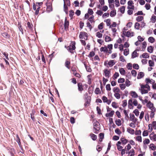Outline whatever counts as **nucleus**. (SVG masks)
Listing matches in <instances>:
<instances>
[{
    "instance_id": "obj_1",
    "label": "nucleus",
    "mask_w": 156,
    "mask_h": 156,
    "mask_svg": "<svg viewBox=\"0 0 156 156\" xmlns=\"http://www.w3.org/2000/svg\"><path fill=\"white\" fill-rule=\"evenodd\" d=\"M75 41H71L70 45L66 47V46H65V48H66L68 50L70 53H73V51L75 49L76 47L75 46Z\"/></svg>"
},
{
    "instance_id": "obj_2",
    "label": "nucleus",
    "mask_w": 156,
    "mask_h": 156,
    "mask_svg": "<svg viewBox=\"0 0 156 156\" xmlns=\"http://www.w3.org/2000/svg\"><path fill=\"white\" fill-rule=\"evenodd\" d=\"M149 90L150 87L147 84L141 85L140 90L142 94L147 93Z\"/></svg>"
},
{
    "instance_id": "obj_3",
    "label": "nucleus",
    "mask_w": 156,
    "mask_h": 156,
    "mask_svg": "<svg viewBox=\"0 0 156 156\" xmlns=\"http://www.w3.org/2000/svg\"><path fill=\"white\" fill-rule=\"evenodd\" d=\"M94 127L93 129H94L95 131L94 132L95 133H98V132L97 131H99L100 129V126L99 123L97 121H96L93 124Z\"/></svg>"
},
{
    "instance_id": "obj_4",
    "label": "nucleus",
    "mask_w": 156,
    "mask_h": 156,
    "mask_svg": "<svg viewBox=\"0 0 156 156\" xmlns=\"http://www.w3.org/2000/svg\"><path fill=\"white\" fill-rule=\"evenodd\" d=\"M139 98L144 104H147V107H153V104L150 101H149L147 102L148 101L147 100L143 101L140 96H139Z\"/></svg>"
},
{
    "instance_id": "obj_5",
    "label": "nucleus",
    "mask_w": 156,
    "mask_h": 156,
    "mask_svg": "<svg viewBox=\"0 0 156 156\" xmlns=\"http://www.w3.org/2000/svg\"><path fill=\"white\" fill-rule=\"evenodd\" d=\"M107 62L108 61H105V62L104 65L108 67V66L107 65H108L109 67H112L116 63V62L114 60H110L108 62V63H107Z\"/></svg>"
},
{
    "instance_id": "obj_6",
    "label": "nucleus",
    "mask_w": 156,
    "mask_h": 156,
    "mask_svg": "<svg viewBox=\"0 0 156 156\" xmlns=\"http://www.w3.org/2000/svg\"><path fill=\"white\" fill-rule=\"evenodd\" d=\"M133 105L135 106H136V100H133L132 99H130L128 101V106H132L133 107Z\"/></svg>"
},
{
    "instance_id": "obj_7",
    "label": "nucleus",
    "mask_w": 156,
    "mask_h": 156,
    "mask_svg": "<svg viewBox=\"0 0 156 156\" xmlns=\"http://www.w3.org/2000/svg\"><path fill=\"white\" fill-rule=\"evenodd\" d=\"M87 34L85 32H80V34L79 37L80 39L84 38L85 40L87 39Z\"/></svg>"
},
{
    "instance_id": "obj_8",
    "label": "nucleus",
    "mask_w": 156,
    "mask_h": 156,
    "mask_svg": "<svg viewBox=\"0 0 156 156\" xmlns=\"http://www.w3.org/2000/svg\"><path fill=\"white\" fill-rule=\"evenodd\" d=\"M133 3L132 1H129L128 2V6L127 7V9H133L134 7V6L133 5Z\"/></svg>"
},
{
    "instance_id": "obj_9",
    "label": "nucleus",
    "mask_w": 156,
    "mask_h": 156,
    "mask_svg": "<svg viewBox=\"0 0 156 156\" xmlns=\"http://www.w3.org/2000/svg\"><path fill=\"white\" fill-rule=\"evenodd\" d=\"M149 137L151 140L154 141H156V134L151 133L149 135Z\"/></svg>"
},
{
    "instance_id": "obj_10",
    "label": "nucleus",
    "mask_w": 156,
    "mask_h": 156,
    "mask_svg": "<svg viewBox=\"0 0 156 156\" xmlns=\"http://www.w3.org/2000/svg\"><path fill=\"white\" fill-rule=\"evenodd\" d=\"M69 25V22L67 20V17H65L64 23L65 29L66 30L68 29Z\"/></svg>"
},
{
    "instance_id": "obj_11",
    "label": "nucleus",
    "mask_w": 156,
    "mask_h": 156,
    "mask_svg": "<svg viewBox=\"0 0 156 156\" xmlns=\"http://www.w3.org/2000/svg\"><path fill=\"white\" fill-rule=\"evenodd\" d=\"M127 131L129 133L133 134L135 133V135H136V130H135V133L134 130L130 127H128L127 129Z\"/></svg>"
},
{
    "instance_id": "obj_12",
    "label": "nucleus",
    "mask_w": 156,
    "mask_h": 156,
    "mask_svg": "<svg viewBox=\"0 0 156 156\" xmlns=\"http://www.w3.org/2000/svg\"><path fill=\"white\" fill-rule=\"evenodd\" d=\"M105 76L107 78H109L110 76L109 74L110 73V70H108L107 69H105L104 70Z\"/></svg>"
},
{
    "instance_id": "obj_13",
    "label": "nucleus",
    "mask_w": 156,
    "mask_h": 156,
    "mask_svg": "<svg viewBox=\"0 0 156 156\" xmlns=\"http://www.w3.org/2000/svg\"><path fill=\"white\" fill-rule=\"evenodd\" d=\"M16 141L18 143V144L20 147V148H22V147L21 145V142H20V139L18 135V134L16 135Z\"/></svg>"
},
{
    "instance_id": "obj_14",
    "label": "nucleus",
    "mask_w": 156,
    "mask_h": 156,
    "mask_svg": "<svg viewBox=\"0 0 156 156\" xmlns=\"http://www.w3.org/2000/svg\"><path fill=\"white\" fill-rule=\"evenodd\" d=\"M149 57V54L147 53H143L141 55H140V58H147Z\"/></svg>"
},
{
    "instance_id": "obj_15",
    "label": "nucleus",
    "mask_w": 156,
    "mask_h": 156,
    "mask_svg": "<svg viewBox=\"0 0 156 156\" xmlns=\"http://www.w3.org/2000/svg\"><path fill=\"white\" fill-rule=\"evenodd\" d=\"M100 50L101 52L107 53L108 51V49L107 47L106 46H105L103 47H101L100 49Z\"/></svg>"
},
{
    "instance_id": "obj_16",
    "label": "nucleus",
    "mask_w": 156,
    "mask_h": 156,
    "mask_svg": "<svg viewBox=\"0 0 156 156\" xmlns=\"http://www.w3.org/2000/svg\"><path fill=\"white\" fill-rule=\"evenodd\" d=\"M102 100L104 102H106L108 104H109L110 103V101L108 100L107 98L105 96L102 97Z\"/></svg>"
},
{
    "instance_id": "obj_17",
    "label": "nucleus",
    "mask_w": 156,
    "mask_h": 156,
    "mask_svg": "<svg viewBox=\"0 0 156 156\" xmlns=\"http://www.w3.org/2000/svg\"><path fill=\"white\" fill-rule=\"evenodd\" d=\"M120 140L122 144H125L128 142V140H126L124 138H121Z\"/></svg>"
},
{
    "instance_id": "obj_18",
    "label": "nucleus",
    "mask_w": 156,
    "mask_h": 156,
    "mask_svg": "<svg viewBox=\"0 0 156 156\" xmlns=\"http://www.w3.org/2000/svg\"><path fill=\"white\" fill-rule=\"evenodd\" d=\"M114 113V111H112L111 112L108 113H107L105 114V116L106 117H112Z\"/></svg>"
},
{
    "instance_id": "obj_19",
    "label": "nucleus",
    "mask_w": 156,
    "mask_h": 156,
    "mask_svg": "<svg viewBox=\"0 0 156 156\" xmlns=\"http://www.w3.org/2000/svg\"><path fill=\"white\" fill-rule=\"evenodd\" d=\"M144 73L142 72H140L138 74L137 78L138 79L143 78L144 76Z\"/></svg>"
},
{
    "instance_id": "obj_20",
    "label": "nucleus",
    "mask_w": 156,
    "mask_h": 156,
    "mask_svg": "<svg viewBox=\"0 0 156 156\" xmlns=\"http://www.w3.org/2000/svg\"><path fill=\"white\" fill-rule=\"evenodd\" d=\"M91 138L93 140H95L97 139V136L92 133H91L90 134Z\"/></svg>"
},
{
    "instance_id": "obj_21",
    "label": "nucleus",
    "mask_w": 156,
    "mask_h": 156,
    "mask_svg": "<svg viewBox=\"0 0 156 156\" xmlns=\"http://www.w3.org/2000/svg\"><path fill=\"white\" fill-rule=\"evenodd\" d=\"M149 147L153 151H154L156 149V147L153 144H150L149 146Z\"/></svg>"
},
{
    "instance_id": "obj_22",
    "label": "nucleus",
    "mask_w": 156,
    "mask_h": 156,
    "mask_svg": "<svg viewBox=\"0 0 156 156\" xmlns=\"http://www.w3.org/2000/svg\"><path fill=\"white\" fill-rule=\"evenodd\" d=\"M113 90L114 93H120V90L119 89L118 87H115L113 89Z\"/></svg>"
},
{
    "instance_id": "obj_23",
    "label": "nucleus",
    "mask_w": 156,
    "mask_h": 156,
    "mask_svg": "<svg viewBox=\"0 0 156 156\" xmlns=\"http://www.w3.org/2000/svg\"><path fill=\"white\" fill-rule=\"evenodd\" d=\"M130 94L133 98H136V93L135 91H131L130 92Z\"/></svg>"
},
{
    "instance_id": "obj_24",
    "label": "nucleus",
    "mask_w": 156,
    "mask_h": 156,
    "mask_svg": "<svg viewBox=\"0 0 156 156\" xmlns=\"http://www.w3.org/2000/svg\"><path fill=\"white\" fill-rule=\"evenodd\" d=\"M78 89L79 90L82 91L83 90V86L82 85V83H80L78 84Z\"/></svg>"
},
{
    "instance_id": "obj_25",
    "label": "nucleus",
    "mask_w": 156,
    "mask_h": 156,
    "mask_svg": "<svg viewBox=\"0 0 156 156\" xmlns=\"http://www.w3.org/2000/svg\"><path fill=\"white\" fill-rule=\"evenodd\" d=\"M100 139L99 141L100 142L102 141V140L104 138V134L103 133H101L99 134Z\"/></svg>"
},
{
    "instance_id": "obj_26",
    "label": "nucleus",
    "mask_w": 156,
    "mask_h": 156,
    "mask_svg": "<svg viewBox=\"0 0 156 156\" xmlns=\"http://www.w3.org/2000/svg\"><path fill=\"white\" fill-rule=\"evenodd\" d=\"M9 152L10 153L11 156H14L15 153V150L14 148H11L10 149Z\"/></svg>"
},
{
    "instance_id": "obj_27",
    "label": "nucleus",
    "mask_w": 156,
    "mask_h": 156,
    "mask_svg": "<svg viewBox=\"0 0 156 156\" xmlns=\"http://www.w3.org/2000/svg\"><path fill=\"white\" fill-rule=\"evenodd\" d=\"M150 110H151V113L150 114V117L151 118H153L154 116V112L155 111L154 109L153 108V109H151Z\"/></svg>"
},
{
    "instance_id": "obj_28",
    "label": "nucleus",
    "mask_w": 156,
    "mask_h": 156,
    "mask_svg": "<svg viewBox=\"0 0 156 156\" xmlns=\"http://www.w3.org/2000/svg\"><path fill=\"white\" fill-rule=\"evenodd\" d=\"M136 119H135V120L134 121H133L132 122H131V123H130L129 126L131 127H132L133 128H135L136 127L135 125V123H136Z\"/></svg>"
},
{
    "instance_id": "obj_29",
    "label": "nucleus",
    "mask_w": 156,
    "mask_h": 156,
    "mask_svg": "<svg viewBox=\"0 0 156 156\" xmlns=\"http://www.w3.org/2000/svg\"><path fill=\"white\" fill-rule=\"evenodd\" d=\"M119 93H115L114 94V96L117 99H119L120 98V94Z\"/></svg>"
},
{
    "instance_id": "obj_30",
    "label": "nucleus",
    "mask_w": 156,
    "mask_h": 156,
    "mask_svg": "<svg viewBox=\"0 0 156 156\" xmlns=\"http://www.w3.org/2000/svg\"><path fill=\"white\" fill-rule=\"evenodd\" d=\"M153 51V48L152 46H150L148 47L147 51L149 52L150 53H152Z\"/></svg>"
},
{
    "instance_id": "obj_31",
    "label": "nucleus",
    "mask_w": 156,
    "mask_h": 156,
    "mask_svg": "<svg viewBox=\"0 0 156 156\" xmlns=\"http://www.w3.org/2000/svg\"><path fill=\"white\" fill-rule=\"evenodd\" d=\"M52 10V7L51 5H49L47 6L46 11L48 12H49Z\"/></svg>"
},
{
    "instance_id": "obj_32",
    "label": "nucleus",
    "mask_w": 156,
    "mask_h": 156,
    "mask_svg": "<svg viewBox=\"0 0 156 156\" xmlns=\"http://www.w3.org/2000/svg\"><path fill=\"white\" fill-rule=\"evenodd\" d=\"M133 32L130 33L129 31H128L126 32V36L128 37L133 36Z\"/></svg>"
},
{
    "instance_id": "obj_33",
    "label": "nucleus",
    "mask_w": 156,
    "mask_h": 156,
    "mask_svg": "<svg viewBox=\"0 0 156 156\" xmlns=\"http://www.w3.org/2000/svg\"><path fill=\"white\" fill-rule=\"evenodd\" d=\"M149 66L151 67H153L154 66V61L151 60H149L148 61Z\"/></svg>"
},
{
    "instance_id": "obj_34",
    "label": "nucleus",
    "mask_w": 156,
    "mask_h": 156,
    "mask_svg": "<svg viewBox=\"0 0 156 156\" xmlns=\"http://www.w3.org/2000/svg\"><path fill=\"white\" fill-rule=\"evenodd\" d=\"M136 57V50H135L132 54V58H133Z\"/></svg>"
},
{
    "instance_id": "obj_35",
    "label": "nucleus",
    "mask_w": 156,
    "mask_h": 156,
    "mask_svg": "<svg viewBox=\"0 0 156 156\" xmlns=\"http://www.w3.org/2000/svg\"><path fill=\"white\" fill-rule=\"evenodd\" d=\"M115 123L118 126H120L121 125V121L120 120V119H118L117 120H116L115 121Z\"/></svg>"
},
{
    "instance_id": "obj_36",
    "label": "nucleus",
    "mask_w": 156,
    "mask_h": 156,
    "mask_svg": "<svg viewBox=\"0 0 156 156\" xmlns=\"http://www.w3.org/2000/svg\"><path fill=\"white\" fill-rule=\"evenodd\" d=\"M124 55L125 56H127L129 54V49L128 48L125 49L124 50Z\"/></svg>"
},
{
    "instance_id": "obj_37",
    "label": "nucleus",
    "mask_w": 156,
    "mask_h": 156,
    "mask_svg": "<svg viewBox=\"0 0 156 156\" xmlns=\"http://www.w3.org/2000/svg\"><path fill=\"white\" fill-rule=\"evenodd\" d=\"M119 72L122 75H124L126 73V72L124 69L123 68H121L119 69Z\"/></svg>"
},
{
    "instance_id": "obj_38",
    "label": "nucleus",
    "mask_w": 156,
    "mask_h": 156,
    "mask_svg": "<svg viewBox=\"0 0 156 156\" xmlns=\"http://www.w3.org/2000/svg\"><path fill=\"white\" fill-rule=\"evenodd\" d=\"M106 23V25L107 26H110L111 25V20L110 19H108L104 21Z\"/></svg>"
},
{
    "instance_id": "obj_39",
    "label": "nucleus",
    "mask_w": 156,
    "mask_h": 156,
    "mask_svg": "<svg viewBox=\"0 0 156 156\" xmlns=\"http://www.w3.org/2000/svg\"><path fill=\"white\" fill-rule=\"evenodd\" d=\"M148 40L149 42L153 43L154 42L155 39L153 37H151L148 38Z\"/></svg>"
},
{
    "instance_id": "obj_40",
    "label": "nucleus",
    "mask_w": 156,
    "mask_h": 156,
    "mask_svg": "<svg viewBox=\"0 0 156 156\" xmlns=\"http://www.w3.org/2000/svg\"><path fill=\"white\" fill-rule=\"evenodd\" d=\"M126 67L128 69L131 70L132 68V64L130 63H128L126 65Z\"/></svg>"
},
{
    "instance_id": "obj_41",
    "label": "nucleus",
    "mask_w": 156,
    "mask_h": 156,
    "mask_svg": "<svg viewBox=\"0 0 156 156\" xmlns=\"http://www.w3.org/2000/svg\"><path fill=\"white\" fill-rule=\"evenodd\" d=\"M119 86L122 90H124L126 88L125 84L124 83L120 84L119 85Z\"/></svg>"
},
{
    "instance_id": "obj_42",
    "label": "nucleus",
    "mask_w": 156,
    "mask_h": 156,
    "mask_svg": "<svg viewBox=\"0 0 156 156\" xmlns=\"http://www.w3.org/2000/svg\"><path fill=\"white\" fill-rule=\"evenodd\" d=\"M151 20L153 23H155L156 20V16L153 15L151 18Z\"/></svg>"
},
{
    "instance_id": "obj_43",
    "label": "nucleus",
    "mask_w": 156,
    "mask_h": 156,
    "mask_svg": "<svg viewBox=\"0 0 156 156\" xmlns=\"http://www.w3.org/2000/svg\"><path fill=\"white\" fill-rule=\"evenodd\" d=\"M70 62L69 61L66 60L65 63V66L68 69H69V66L70 64Z\"/></svg>"
},
{
    "instance_id": "obj_44",
    "label": "nucleus",
    "mask_w": 156,
    "mask_h": 156,
    "mask_svg": "<svg viewBox=\"0 0 156 156\" xmlns=\"http://www.w3.org/2000/svg\"><path fill=\"white\" fill-rule=\"evenodd\" d=\"M151 125L153 129H156V121H153L152 123L151 124Z\"/></svg>"
},
{
    "instance_id": "obj_45",
    "label": "nucleus",
    "mask_w": 156,
    "mask_h": 156,
    "mask_svg": "<svg viewBox=\"0 0 156 156\" xmlns=\"http://www.w3.org/2000/svg\"><path fill=\"white\" fill-rule=\"evenodd\" d=\"M116 14V13L115 11L114 10H113L110 12V16L111 17H113Z\"/></svg>"
},
{
    "instance_id": "obj_46",
    "label": "nucleus",
    "mask_w": 156,
    "mask_h": 156,
    "mask_svg": "<svg viewBox=\"0 0 156 156\" xmlns=\"http://www.w3.org/2000/svg\"><path fill=\"white\" fill-rule=\"evenodd\" d=\"M150 142V140L148 139H146L143 141V143L144 144H149Z\"/></svg>"
},
{
    "instance_id": "obj_47",
    "label": "nucleus",
    "mask_w": 156,
    "mask_h": 156,
    "mask_svg": "<svg viewBox=\"0 0 156 156\" xmlns=\"http://www.w3.org/2000/svg\"><path fill=\"white\" fill-rule=\"evenodd\" d=\"M119 74L118 73L115 72L113 75V79L115 80L119 76Z\"/></svg>"
},
{
    "instance_id": "obj_48",
    "label": "nucleus",
    "mask_w": 156,
    "mask_h": 156,
    "mask_svg": "<svg viewBox=\"0 0 156 156\" xmlns=\"http://www.w3.org/2000/svg\"><path fill=\"white\" fill-rule=\"evenodd\" d=\"M95 93L96 94H98L101 93V91L99 88H97L95 90Z\"/></svg>"
},
{
    "instance_id": "obj_49",
    "label": "nucleus",
    "mask_w": 156,
    "mask_h": 156,
    "mask_svg": "<svg viewBox=\"0 0 156 156\" xmlns=\"http://www.w3.org/2000/svg\"><path fill=\"white\" fill-rule=\"evenodd\" d=\"M148 131L149 132H151L153 129V128L152 126V125H151V124H150L148 125Z\"/></svg>"
},
{
    "instance_id": "obj_50",
    "label": "nucleus",
    "mask_w": 156,
    "mask_h": 156,
    "mask_svg": "<svg viewBox=\"0 0 156 156\" xmlns=\"http://www.w3.org/2000/svg\"><path fill=\"white\" fill-rule=\"evenodd\" d=\"M111 41V38L108 36H106L105 37V41L106 42H109Z\"/></svg>"
},
{
    "instance_id": "obj_51",
    "label": "nucleus",
    "mask_w": 156,
    "mask_h": 156,
    "mask_svg": "<svg viewBox=\"0 0 156 156\" xmlns=\"http://www.w3.org/2000/svg\"><path fill=\"white\" fill-rule=\"evenodd\" d=\"M145 8L147 10H149L150 9L151 6L149 3H146L145 6Z\"/></svg>"
},
{
    "instance_id": "obj_52",
    "label": "nucleus",
    "mask_w": 156,
    "mask_h": 156,
    "mask_svg": "<svg viewBox=\"0 0 156 156\" xmlns=\"http://www.w3.org/2000/svg\"><path fill=\"white\" fill-rule=\"evenodd\" d=\"M117 24L116 22H114L112 25H110L109 28H112V27H115L116 26Z\"/></svg>"
},
{
    "instance_id": "obj_53",
    "label": "nucleus",
    "mask_w": 156,
    "mask_h": 156,
    "mask_svg": "<svg viewBox=\"0 0 156 156\" xmlns=\"http://www.w3.org/2000/svg\"><path fill=\"white\" fill-rule=\"evenodd\" d=\"M96 36L99 38H101L102 37V34L99 32H97L96 33Z\"/></svg>"
},
{
    "instance_id": "obj_54",
    "label": "nucleus",
    "mask_w": 156,
    "mask_h": 156,
    "mask_svg": "<svg viewBox=\"0 0 156 156\" xmlns=\"http://www.w3.org/2000/svg\"><path fill=\"white\" fill-rule=\"evenodd\" d=\"M125 83H126V85L127 87L129 86L130 85V82L128 79H126V80Z\"/></svg>"
},
{
    "instance_id": "obj_55",
    "label": "nucleus",
    "mask_w": 156,
    "mask_h": 156,
    "mask_svg": "<svg viewBox=\"0 0 156 156\" xmlns=\"http://www.w3.org/2000/svg\"><path fill=\"white\" fill-rule=\"evenodd\" d=\"M102 147L100 145H98L97 146L96 149L98 152H100L102 150Z\"/></svg>"
},
{
    "instance_id": "obj_56",
    "label": "nucleus",
    "mask_w": 156,
    "mask_h": 156,
    "mask_svg": "<svg viewBox=\"0 0 156 156\" xmlns=\"http://www.w3.org/2000/svg\"><path fill=\"white\" fill-rule=\"evenodd\" d=\"M115 132L118 134H120L121 133V131L119 130L118 128H117L115 130Z\"/></svg>"
},
{
    "instance_id": "obj_57",
    "label": "nucleus",
    "mask_w": 156,
    "mask_h": 156,
    "mask_svg": "<svg viewBox=\"0 0 156 156\" xmlns=\"http://www.w3.org/2000/svg\"><path fill=\"white\" fill-rule=\"evenodd\" d=\"M117 56V53H115L112 54L111 55V58L112 59L115 58Z\"/></svg>"
},
{
    "instance_id": "obj_58",
    "label": "nucleus",
    "mask_w": 156,
    "mask_h": 156,
    "mask_svg": "<svg viewBox=\"0 0 156 156\" xmlns=\"http://www.w3.org/2000/svg\"><path fill=\"white\" fill-rule=\"evenodd\" d=\"M125 81V79L124 78H120L118 80V82L119 83H123Z\"/></svg>"
},
{
    "instance_id": "obj_59",
    "label": "nucleus",
    "mask_w": 156,
    "mask_h": 156,
    "mask_svg": "<svg viewBox=\"0 0 156 156\" xmlns=\"http://www.w3.org/2000/svg\"><path fill=\"white\" fill-rule=\"evenodd\" d=\"M2 54L4 55L5 57L8 60H9V58H8V54L7 52H3L2 53Z\"/></svg>"
},
{
    "instance_id": "obj_60",
    "label": "nucleus",
    "mask_w": 156,
    "mask_h": 156,
    "mask_svg": "<svg viewBox=\"0 0 156 156\" xmlns=\"http://www.w3.org/2000/svg\"><path fill=\"white\" fill-rule=\"evenodd\" d=\"M125 7L124 6H122L120 9V11L122 13H124L125 11Z\"/></svg>"
},
{
    "instance_id": "obj_61",
    "label": "nucleus",
    "mask_w": 156,
    "mask_h": 156,
    "mask_svg": "<svg viewBox=\"0 0 156 156\" xmlns=\"http://www.w3.org/2000/svg\"><path fill=\"white\" fill-rule=\"evenodd\" d=\"M106 88L107 90L110 91L111 90L110 85V84H108L106 86Z\"/></svg>"
},
{
    "instance_id": "obj_62",
    "label": "nucleus",
    "mask_w": 156,
    "mask_h": 156,
    "mask_svg": "<svg viewBox=\"0 0 156 156\" xmlns=\"http://www.w3.org/2000/svg\"><path fill=\"white\" fill-rule=\"evenodd\" d=\"M143 19V17L142 16H137V21H140L142 20Z\"/></svg>"
},
{
    "instance_id": "obj_63",
    "label": "nucleus",
    "mask_w": 156,
    "mask_h": 156,
    "mask_svg": "<svg viewBox=\"0 0 156 156\" xmlns=\"http://www.w3.org/2000/svg\"><path fill=\"white\" fill-rule=\"evenodd\" d=\"M3 88H6V86L4 84L2 83L1 84V85L0 86V89L3 90Z\"/></svg>"
},
{
    "instance_id": "obj_64",
    "label": "nucleus",
    "mask_w": 156,
    "mask_h": 156,
    "mask_svg": "<svg viewBox=\"0 0 156 156\" xmlns=\"http://www.w3.org/2000/svg\"><path fill=\"white\" fill-rule=\"evenodd\" d=\"M141 62L143 64H145L147 62V60L145 59H143L141 60Z\"/></svg>"
}]
</instances>
